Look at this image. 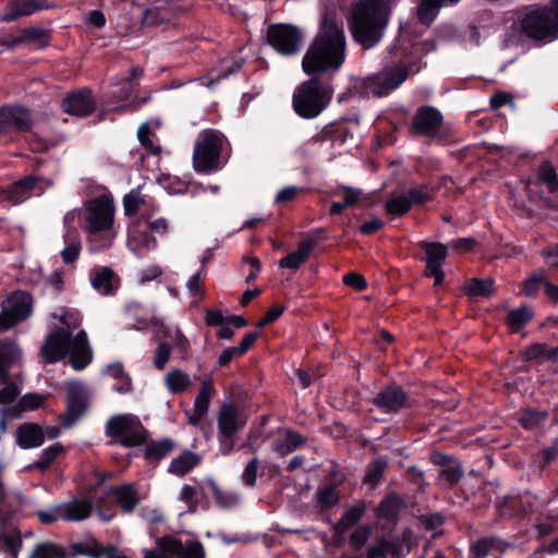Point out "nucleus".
Returning <instances> with one entry per match:
<instances>
[{"instance_id": "1", "label": "nucleus", "mask_w": 558, "mask_h": 558, "mask_svg": "<svg viewBox=\"0 0 558 558\" xmlns=\"http://www.w3.org/2000/svg\"><path fill=\"white\" fill-rule=\"evenodd\" d=\"M435 49L432 41L420 43L398 41L388 49L381 71L362 80L355 81L352 87L338 96L343 102L351 97H384L397 89L410 74L420 72L422 58Z\"/></svg>"}, {"instance_id": "2", "label": "nucleus", "mask_w": 558, "mask_h": 558, "mask_svg": "<svg viewBox=\"0 0 558 558\" xmlns=\"http://www.w3.org/2000/svg\"><path fill=\"white\" fill-rule=\"evenodd\" d=\"M345 60V35L336 12L325 11L319 29L302 59L307 75H319L331 82Z\"/></svg>"}, {"instance_id": "3", "label": "nucleus", "mask_w": 558, "mask_h": 558, "mask_svg": "<svg viewBox=\"0 0 558 558\" xmlns=\"http://www.w3.org/2000/svg\"><path fill=\"white\" fill-rule=\"evenodd\" d=\"M352 37L363 49L377 46L388 24V16L383 0H361L351 13L349 21Z\"/></svg>"}, {"instance_id": "4", "label": "nucleus", "mask_w": 558, "mask_h": 558, "mask_svg": "<svg viewBox=\"0 0 558 558\" xmlns=\"http://www.w3.org/2000/svg\"><path fill=\"white\" fill-rule=\"evenodd\" d=\"M310 76L298 86L292 98L294 112L307 120L318 117L328 107L333 94L329 80L319 75Z\"/></svg>"}, {"instance_id": "5", "label": "nucleus", "mask_w": 558, "mask_h": 558, "mask_svg": "<svg viewBox=\"0 0 558 558\" xmlns=\"http://www.w3.org/2000/svg\"><path fill=\"white\" fill-rule=\"evenodd\" d=\"M553 7L532 5L519 12L522 34L533 40L558 37V0H551Z\"/></svg>"}, {"instance_id": "6", "label": "nucleus", "mask_w": 558, "mask_h": 558, "mask_svg": "<svg viewBox=\"0 0 558 558\" xmlns=\"http://www.w3.org/2000/svg\"><path fill=\"white\" fill-rule=\"evenodd\" d=\"M225 135L215 129L203 130L198 133L193 150V168L199 174H210L220 171L227 163L221 157Z\"/></svg>"}, {"instance_id": "7", "label": "nucleus", "mask_w": 558, "mask_h": 558, "mask_svg": "<svg viewBox=\"0 0 558 558\" xmlns=\"http://www.w3.org/2000/svg\"><path fill=\"white\" fill-rule=\"evenodd\" d=\"M105 434L124 448L142 446L149 434L141 420L134 414H116L109 417Z\"/></svg>"}, {"instance_id": "8", "label": "nucleus", "mask_w": 558, "mask_h": 558, "mask_svg": "<svg viewBox=\"0 0 558 558\" xmlns=\"http://www.w3.org/2000/svg\"><path fill=\"white\" fill-rule=\"evenodd\" d=\"M409 132L413 136L427 137L444 144L449 140V133L444 129V116L433 106H420L412 117Z\"/></svg>"}, {"instance_id": "9", "label": "nucleus", "mask_w": 558, "mask_h": 558, "mask_svg": "<svg viewBox=\"0 0 558 558\" xmlns=\"http://www.w3.org/2000/svg\"><path fill=\"white\" fill-rule=\"evenodd\" d=\"M246 421L241 416L240 410L233 403H223L218 412V440L220 452L228 456L233 451L234 438L245 426Z\"/></svg>"}, {"instance_id": "10", "label": "nucleus", "mask_w": 558, "mask_h": 558, "mask_svg": "<svg viewBox=\"0 0 558 558\" xmlns=\"http://www.w3.org/2000/svg\"><path fill=\"white\" fill-rule=\"evenodd\" d=\"M368 402L381 413L389 415H397L402 410H410L414 407V400L410 393L396 381L384 385Z\"/></svg>"}, {"instance_id": "11", "label": "nucleus", "mask_w": 558, "mask_h": 558, "mask_svg": "<svg viewBox=\"0 0 558 558\" xmlns=\"http://www.w3.org/2000/svg\"><path fill=\"white\" fill-rule=\"evenodd\" d=\"M421 254L416 258L425 264L424 276L434 278V286L439 287L445 281L442 266L449 255L448 245L441 242L420 241L416 243Z\"/></svg>"}, {"instance_id": "12", "label": "nucleus", "mask_w": 558, "mask_h": 558, "mask_svg": "<svg viewBox=\"0 0 558 558\" xmlns=\"http://www.w3.org/2000/svg\"><path fill=\"white\" fill-rule=\"evenodd\" d=\"M114 206L112 201L100 195L85 203L83 227L90 234H98L112 228Z\"/></svg>"}, {"instance_id": "13", "label": "nucleus", "mask_w": 558, "mask_h": 558, "mask_svg": "<svg viewBox=\"0 0 558 558\" xmlns=\"http://www.w3.org/2000/svg\"><path fill=\"white\" fill-rule=\"evenodd\" d=\"M267 44L282 56H293L301 50L303 35L293 24L275 23L268 26Z\"/></svg>"}, {"instance_id": "14", "label": "nucleus", "mask_w": 558, "mask_h": 558, "mask_svg": "<svg viewBox=\"0 0 558 558\" xmlns=\"http://www.w3.org/2000/svg\"><path fill=\"white\" fill-rule=\"evenodd\" d=\"M33 295L24 290L13 291L7 299V305L0 312V322L5 330L26 320L33 314Z\"/></svg>"}, {"instance_id": "15", "label": "nucleus", "mask_w": 558, "mask_h": 558, "mask_svg": "<svg viewBox=\"0 0 558 558\" xmlns=\"http://www.w3.org/2000/svg\"><path fill=\"white\" fill-rule=\"evenodd\" d=\"M31 109L23 105L0 107V137L11 131L28 133L33 128Z\"/></svg>"}, {"instance_id": "16", "label": "nucleus", "mask_w": 558, "mask_h": 558, "mask_svg": "<svg viewBox=\"0 0 558 558\" xmlns=\"http://www.w3.org/2000/svg\"><path fill=\"white\" fill-rule=\"evenodd\" d=\"M97 104L93 90L88 87L72 90L65 95L61 109L74 117L86 118L96 111Z\"/></svg>"}, {"instance_id": "17", "label": "nucleus", "mask_w": 558, "mask_h": 558, "mask_svg": "<svg viewBox=\"0 0 558 558\" xmlns=\"http://www.w3.org/2000/svg\"><path fill=\"white\" fill-rule=\"evenodd\" d=\"M72 338V331L56 328L47 337L40 348L43 359L48 364H54L63 360L69 352V344Z\"/></svg>"}, {"instance_id": "18", "label": "nucleus", "mask_w": 558, "mask_h": 558, "mask_svg": "<svg viewBox=\"0 0 558 558\" xmlns=\"http://www.w3.org/2000/svg\"><path fill=\"white\" fill-rule=\"evenodd\" d=\"M88 401L84 391L76 385L66 388V411L60 414V424L68 428L73 426L87 411Z\"/></svg>"}, {"instance_id": "19", "label": "nucleus", "mask_w": 558, "mask_h": 558, "mask_svg": "<svg viewBox=\"0 0 558 558\" xmlns=\"http://www.w3.org/2000/svg\"><path fill=\"white\" fill-rule=\"evenodd\" d=\"M66 356L75 371H82L92 363L93 350L85 330H80L75 337L72 336Z\"/></svg>"}, {"instance_id": "20", "label": "nucleus", "mask_w": 558, "mask_h": 558, "mask_svg": "<svg viewBox=\"0 0 558 558\" xmlns=\"http://www.w3.org/2000/svg\"><path fill=\"white\" fill-rule=\"evenodd\" d=\"M53 4L49 0H8L2 21L10 23L23 16H29L43 10H49Z\"/></svg>"}, {"instance_id": "21", "label": "nucleus", "mask_w": 558, "mask_h": 558, "mask_svg": "<svg viewBox=\"0 0 558 558\" xmlns=\"http://www.w3.org/2000/svg\"><path fill=\"white\" fill-rule=\"evenodd\" d=\"M107 495L116 498L117 506L123 513H132L141 502L135 483H123L107 488Z\"/></svg>"}, {"instance_id": "22", "label": "nucleus", "mask_w": 558, "mask_h": 558, "mask_svg": "<svg viewBox=\"0 0 558 558\" xmlns=\"http://www.w3.org/2000/svg\"><path fill=\"white\" fill-rule=\"evenodd\" d=\"M15 442L22 449L38 448L45 442L44 428L38 423H23L16 428Z\"/></svg>"}, {"instance_id": "23", "label": "nucleus", "mask_w": 558, "mask_h": 558, "mask_svg": "<svg viewBox=\"0 0 558 558\" xmlns=\"http://www.w3.org/2000/svg\"><path fill=\"white\" fill-rule=\"evenodd\" d=\"M22 44L32 50H44L51 44L52 35L49 28L40 26H26L19 29Z\"/></svg>"}, {"instance_id": "24", "label": "nucleus", "mask_w": 558, "mask_h": 558, "mask_svg": "<svg viewBox=\"0 0 558 558\" xmlns=\"http://www.w3.org/2000/svg\"><path fill=\"white\" fill-rule=\"evenodd\" d=\"M367 510L366 502L359 500L349 507L340 520L333 525V534L336 537H343V535L353 526H355L364 517Z\"/></svg>"}, {"instance_id": "25", "label": "nucleus", "mask_w": 558, "mask_h": 558, "mask_svg": "<svg viewBox=\"0 0 558 558\" xmlns=\"http://www.w3.org/2000/svg\"><path fill=\"white\" fill-rule=\"evenodd\" d=\"M405 555L403 542L399 538H380L367 549V558H404Z\"/></svg>"}, {"instance_id": "26", "label": "nucleus", "mask_w": 558, "mask_h": 558, "mask_svg": "<svg viewBox=\"0 0 558 558\" xmlns=\"http://www.w3.org/2000/svg\"><path fill=\"white\" fill-rule=\"evenodd\" d=\"M307 444V438L299 432L288 428L283 437L277 438L272 442V450L281 458L296 451Z\"/></svg>"}, {"instance_id": "27", "label": "nucleus", "mask_w": 558, "mask_h": 558, "mask_svg": "<svg viewBox=\"0 0 558 558\" xmlns=\"http://www.w3.org/2000/svg\"><path fill=\"white\" fill-rule=\"evenodd\" d=\"M64 521H83L93 511V502L89 499H76L61 505Z\"/></svg>"}, {"instance_id": "28", "label": "nucleus", "mask_w": 558, "mask_h": 558, "mask_svg": "<svg viewBox=\"0 0 558 558\" xmlns=\"http://www.w3.org/2000/svg\"><path fill=\"white\" fill-rule=\"evenodd\" d=\"M533 318V308L529 305H521L508 312L505 324L511 333H519Z\"/></svg>"}, {"instance_id": "29", "label": "nucleus", "mask_w": 558, "mask_h": 558, "mask_svg": "<svg viewBox=\"0 0 558 558\" xmlns=\"http://www.w3.org/2000/svg\"><path fill=\"white\" fill-rule=\"evenodd\" d=\"M113 278L114 272L109 267L94 268L89 274L93 288L102 295L113 294Z\"/></svg>"}, {"instance_id": "30", "label": "nucleus", "mask_w": 558, "mask_h": 558, "mask_svg": "<svg viewBox=\"0 0 558 558\" xmlns=\"http://www.w3.org/2000/svg\"><path fill=\"white\" fill-rule=\"evenodd\" d=\"M460 0H421L417 7V19L421 24L430 26L439 13V9L447 4H456Z\"/></svg>"}, {"instance_id": "31", "label": "nucleus", "mask_w": 558, "mask_h": 558, "mask_svg": "<svg viewBox=\"0 0 558 558\" xmlns=\"http://www.w3.org/2000/svg\"><path fill=\"white\" fill-rule=\"evenodd\" d=\"M19 354V348L13 341H0V381H9L10 369Z\"/></svg>"}, {"instance_id": "32", "label": "nucleus", "mask_w": 558, "mask_h": 558, "mask_svg": "<svg viewBox=\"0 0 558 558\" xmlns=\"http://www.w3.org/2000/svg\"><path fill=\"white\" fill-rule=\"evenodd\" d=\"M144 458L149 462H159L165 459L173 449L174 442L170 438H163L161 440H148L146 439Z\"/></svg>"}, {"instance_id": "33", "label": "nucleus", "mask_w": 558, "mask_h": 558, "mask_svg": "<svg viewBox=\"0 0 558 558\" xmlns=\"http://www.w3.org/2000/svg\"><path fill=\"white\" fill-rule=\"evenodd\" d=\"M199 463L201 457L197 453L185 450L170 462L168 472L177 476H183Z\"/></svg>"}, {"instance_id": "34", "label": "nucleus", "mask_w": 558, "mask_h": 558, "mask_svg": "<svg viewBox=\"0 0 558 558\" xmlns=\"http://www.w3.org/2000/svg\"><path fill=\"white\" fill-rule=\"evenodd\" d=\"M506 543L497 536H484L470 545V558H486L493 550H504Z\"/></svg>"}, {"instance_id": "35", "label": "nucleus", "mask_w": 558, "mask_h": 558, "mask_svg": "<svg viewBox=\"0 0 558 558\" xmlns=\"http://www.w3.org/2000/svg\"><path fill=\"white\" fill-rule=\"evenodd\" d=\"M39 181L41 178L33 174L22 178L8 187V197L16 203L23 202Z\"/></svg>"}, {"instance_id": "36", "label": "nucleus", "mask_w": 558, "mask_h": 558, "mask_svg": "<svg viewBox=\"0 0 558 558\" xmlns=\"http://www.w3.org/2000/svg\"><path fill=\"white\" fill-rule=\"evenodd\" d=\"M548 417V412L535 408H523L518 412V423L525 430H533L539 427Z\"/></svg>"}, {"instance_id": "37", "label": "nucleus", "mask_w": 558, "mask_h": 558, "mask_svg": "<svg viewBox=\"0 0 558 558\" xmlns=\"http://www.w3.org/2000/svg\"><path fill=\"white\" fill-rule=\"evenodd\" d=\"M27 558H69V553L63 545L46 541L36 544Z\"/></svg>"}, {"instance_id": "38", "label": "nucleus", "mask_w": 558, "mask_h": 558, "mask_svg": "<svg viewBox=\"0 0 558 558\" xmlns=\"http://www.w3.org/2000/svg\"><path fill=\"white\" fill-rule=\"evenodd\" d=\"M402 506V500L398 494H390L380 500L379 505L376 509V515L379 519H385L387 521L397 520L400 509Z\"/></svg>"}, {"instance_id": "39", "label": "nucleus", "mask_w": 558, "mask_h": 558, "mask_svg": "<svg viewBox=\"0 0 558 558\" xmlns=\"http://www.w3.org/2000/svg\"><path fill=\"white\" fill-rule=\"evenodd\" d=\"M541 357L550 362H557L558 347L549 348L547 343L536 342L526 347L523 352V360L525 362H532Z\"/></svg>"}, {"instance_id": "40", "label": "nucleus", "mask_w": 558, "mask_h": 558, "mask_svg": "<svg viewBox=\"0 0 558 558\" xmlns=\"http://www.w3.org/2000/svg\"><path fill=\"white\" fill-rule=\"evenodd\" d=\"M388 469V460L386 457L375 458L367 465L365 475L363 477V484L375 488L379 485L386 470Z\"/></svg>"}, {"instance_id": "41", "label": "nucleus", "mask_w": 558, "mask_h": 558, "mask_svg": "<svg viewBox=\"0 0 558 558\" xmlns=\"http://www.w3.org/2000/svg\"><path fill=\"white\" fill-rule=\"evenodd\" d=\"M435 193L436 190L426 183L411 186L404 191L408 201L411 203V208L413 206H423L429 202H433L435 199Z\"/></svg>"}, {"instance_id": "42", "label": "nucleus", "mask_w": 558, "mask_h": 558, "mask_svg": "<svg viewBox=\"0 0 558 558\" xmlns=\"http://www.w3.org/2000/svg\"><path fill=\"white\" fill-rule=\"evenodd\" d=\"M320 136L323 140L343 145L353 140V132L344 123H330L323 129Z\"/></svg>"}, {"instance_id": "43", "label": "nucleus", "mask_w": 558, "mask_h": 558, "mask_svg": "<svg viewBox=\"0 0 558 558\" xmlns=\"http://www.w3.org/2000/svg\"><path fill=\"white\" fill-rule=\"evenodd\" d=\"M340 501V494L336 484H326L318 487L316 492V502L322 511L330 510Z\"/></svg>"}, {"instance_id": "44", "label": "nucleus", "mask_w": 558, "mask_h": 558, "mask_svg": "<svg viewBox=\"0 0 558 558\" xmlns=\"http://www.w3.org/2000/svg\"><path fill=\"white\" fill-rule=\"evenodd\" d=\"M494 290L492 278H471L464 286V292L470 298H488Z\"/></svg>"}, {"instance_id": "45", "label": "nucleus", "mask_w": 558, "mask_h": 558, "mask_svg": "<svg viewBox=\"0 0 558 558\" xmlns=\"http://www.w3.org/2000/svg\"><path fill=\"white\" fill-rule=\"evenodd\" d=\"M385 213L391 218L403 217L412 208L404 192L397 196H391L384 204Z\"/></svg>"}, {"instance_id": "46", "label": "nucleus", "mask_w": 558, "mask_h": 558, "mask_svg": "<svg viewBox=\"0 0 558 558\" xmlns=\"http://www.w3.org/2000/svg\"><path fill=\"white\" fill-rule=\"evenodd\" d=\"M311 254L307 252V246L303 247L298 244V250L282 257L278 265L282 269H291L295 271L308 260Z\"/></svg>"}, {"instance_id": "47", "label": "nucleus", "mask_w": 558, "mask_h": 558, "mask_svg": "<svg viewBox=\"0 0 558 558\" xmlns=\"http://www.w3.org/2000/svg\"><path fill=\"white\" fill-rule=\"evenodd\" d=\"M165 380L169 391L172 393H182L191 385L189 374L178 368L170 371L166 375Z\"/></svg>"}, {"instance_id": "48", "label": "nucleus", "mask_w": 558, "mask_h": 558, "mask_svg": "<svg viewBox=\"0 0 558 558\" xmlns=\"http://www.w3.org/2000/svg\"><path fill=\"white\" fill-rule=\"evenodd\" d=\"M464 475V470L459 460L441 469L438 473V482L447 487L456 486Z\"/></svg>"}, {"instance_id": "49", "label": "nucleus", "mask_w": 558, "mask_h": 558, "mask_svg": "<svg viewBox=\"0 0 558 558\" xmlns=\"http://www.w3.org/2000/svg\"><path fill=\"white\" fill-rule=\"evenodd\" d=\"M215 388L211 381L205 380L202 383L201 389L194 400V412L198 416H205L208 412L211 395Z\"/></svg>"}, {"instance_id": "50", "label": "nucleus", "mask_w": 558, "mask_h": 558, "mask_svg": "<svg viewBox=\"0 0 558 558\" xmlns=\"http://www.w3.org/2000/svg\"><path fill=\"white\" fill-rule=\"evenodd\" d=\"M108 374L114 379L119 380V385L116 386V390L120 393H128L132 390L131 377L124 372L123 364L121 362H114L107 366Z\"/></svg>"}, {"instance_id": "51", "label": "nucleus", "mask_w": 558, "mask_h": 558, "mask_svg": "<svg viewBox=\"0 0 558 558\" xmlns=\"http://www.w3.org/2000/svg\"><path fill=\"white\" fill-rule=\"evenodd\" d=\"M64 452V447L60 442H56L47 448H45L39 459L33 463V468L38 469L40 471H46L50 468V465L54 462V460Z\"/></svg>"}, {"instance_id": "52", "label": "nucleus", "mask_w": 558, "mask_h": 558, "mask_svg": "<svg viewBox=\"0 0 558 558\" xmlns=\"http://www.w3.org/2000/svg\"><path fill=\"white\" fill-rule=\"evenodd\" d=\"M207 484L210 487L213 498L218 507L227 509L238 504V496L222 490L213 478L207 480Z\"/></svg>"}, {"instance_id": "53", "label": "nucleus", "mask_w": 558, "mask_h": 558, "mask_svg": "<svg viewBox=\"0 0 558 558\" xmlns=\"http://www.w3.org/2000/svg\"><path fill=\"white\" fill-rule=\"evenodd\" d=\"M537 181L545 184L549 193L558 191V174L556 169L548 161L541 163L537 172Z\"/></svg>"}, {"instance_id": "54", "label": "nucleus", "mask_w": 558, "mask_h": 558, "mask_svg": "<svg viewBox=\"0 0 558 558\" xmlns=\"http://www.w3.org/2000/svg\"><path fill=\"white\" fill-rule=\"evenodd\" d=\"M22 545L23 542L19 531L15 536L5 532L0 533V550L7 554L10 558H19Z\"/></svg>"}, {"instance_id": "55", "label": "nucleus", "mask_w": 558, "mask_h": 558, "mask_svg": "<svg viewBox=\"0 0 558 558\" xmlns=\"http://www.w3.org/2000/svg\"><path fill=\"white\" fill-rule=\"evenodd\" d=\"M157 546L163 558H180L182 553V542L172 536H162L158 539Z\"/></svg>"}, {"instance_id": "56", "label": "nucleus", "mask_w": 558, "mask_h": 558, "mask_svg": "<svg viewBox=\"0 0 558 558\" xmlns=\"http://www.w3.org/2000/svg\"><path fill=\"white\" fill-rule=\"evenodd\" d=\"M546 277L543 271L534 272L522 282V293L529 298H535L541 287H545Z\"/></svg>"}, {"instance_id": "57", "label": "nucleus", "mask_w": 558, "mask_h": 558, "mask_svg": "<svg viewBox=\"0 0 558 558\" xmlns=\"http://www.w3.org/2000/svg\"><path fill=\"white\" fill-rule=\"evenodd\" d=\"M45 395H40L37 392H27L20 398L16 404V410L19 412H27L38 410L46 400Z\"/></svg>"}, {"instance_id": "58", "label": "nucleus", "mask_w": 558, "mask_h": 558, "mask_svg": "<svg viewBox=\"0 0 558 558\" xmlns=\"http://www.w3.org/2000/svg\"><path fill=\"white\" fill-rule=\"evenodd\" d=\"M150 135L151 131L148 122L142 123L137 130L138 142L149 155L158 156L161 153V147L154 144L150 140Z\"/></svg>"}, {"instance_id": "59", "label": "nucleus", "mask_w": 558, "mask_h": 558, "mask_svg": "<svg viewBox=\"0 0 558 558\" xmlns=\"http://www.w3.org/2000/svg\"><path fill=\"white\" fill-rule=\"evenodd\" d=\"M343 193L344 205H347L348 207H354L364 204H373L371 196L364 194L363 191L360 189L344 186Z\"/></svg>"}, {"instance_id": "60", "label": "nucleus", "mask_w": 558, "mask_h": 558, "mask_svg": "<svg viewBox=\"0 0 558 558\" xmlns=\"http://www.w3.org/2000/svg\"><path fill=\"white\" fill-rule=\"evenodd\" d=\"M169 191L172 194L191 193L192 195H195L198 192H205L206 189L201 183H186L175 178L169 186Z\"/></svg>"}, {"instance_id": "61", "label": "nucleus", "mask_w": 558, "mask_h": 558, "mask_svg": "<svg viewBox=\"0 0 558 558\" xmlns=\"http://www.w3.org/2000/svg\"><path fill=\"white\" fill-rule=\"evenodd\" d=\"M372 529L367 524L356 527L349 537V544L355 548L361 549L368 541Z\"/></svg>"}, {"instance_id": "62", "label": "nucleus", "mask_w": 558, "mask_h": 558, "mask_svg": "<svg viewBox=\"0 0 558 558\" xmlns=\"http://www.w3.org/2000/svg\"><path fill=\"white\" fill-rule=\"evenodd\" d=\"M180 499L187 505V512L195 513L197 511L199 499L194 486L184 485L181 488Z\"/></svg>"}, {"instance_id": "63", "label": "nucleus", "mask_w": 558, "mask_h": 558, "mask_svg": "<svg viewBox=\"0 0 558 558\" xmlns=\"http://www.w3.org/2000/svg\"><path fill=\"white\" fill-rule=\"evenodd\" d=\"M144 201L140 197L136 190H132L123 197L124 215L126 217H133L138 213L140 204Z\"/></svg>"}, {"instance_id": "64", "label": "nucleus", "mask_w": 558, "mask_h": 558, "mask_svg": "<svg viewBox=\"0 0 558 558\" xmlns=\"http://www.w3.org/2000/svg\"><path fill=\"white\" fill-rule=\"evenodd\" d=\"M558 458V447L549 446L543 448L537 454V464L541 471L546 470Z\"/></svg>"}]
</instances>
